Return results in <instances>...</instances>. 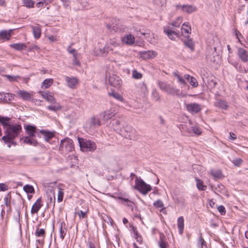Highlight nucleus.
<instances>
[{
  "instance_id": "obj_1",
  "label": "nucleus",
  "mask_w": 248,
  "mask_h": 248,
  "mask_svg": "<svg viewBox=\"0 0 248 248\" xmlns=\"http://www.w3.org/2000/svg\"><path fill=\"white\" fill-rule=\"evenodd\" d=\"M22 131L21 125L19 124H11L8 125L5 129V135L2 138V139L5 143H9L8 147H11V144L16 145V143L14 141V139L18 136Z\"/></svg>"
},
{
  "instance_id": "obj_2",
  "label": "nucleus",
  "mask_w": 248,
  "mask_h": 248,
  "mask_svg": "<svg viewBox=\"0 0 248 248\" xmlns=\"http://www.w3.org/2000/svg\"><path fill=\"white\" fill-rule=\"evenodd\" d=\"M80 149L83 151L93 152L96 149L94 142L82 138H78Z\"/></svg>"
},
{
  "instance_id": "obj_3",
  "label": "nucleus",
  "mask_w": 248,
  "mask_h": 248,
  "mask_svg": "<svg viewBox=\"0 0 248 248\" xmlns=\"http://www.w3.org/2000/svg\"><path fill=\"white\" fill-rule=\"evenodd\" d=\"M122 129L123 132H121L120 134L123 135L125 138L134 140L137 139V132L131 126L125 124L124 125H123Z\"/></svg>"
},
{
  "instance_id": "obj_4",
  "label": "nucleus",
  "mask_w": 248,
  "mask_h": 248,
  "mask_svg": "<svg viewBox=\"0 0 248 248\" xmlns=\"http://www.w3.org/2000/svg\"><path fill=\"white\" fill-rule=\"evenodd\" d=\"M135 188L140 191L143 195H146L152 190L150 185L145 183L140 178H137L135 180Z\"/></svg>"
},
{
  "instance_id": "obj_5",
  "label": "nucleus",
  "mask_w": 248,
  "mask_h": 248,
  "mask_svg": "<svg viewBox=\"0 0 248 248\" xmlns=\"http://www.w3.org/2000/svg\"><path fill=\"white\" fill-rule=\"evenodd\" d=\"M103 124V121L99 115L98 116H93L86 123L85 127L87 131H91Z\"/></svg>"
},
{
  "instance_id": "obj_6",
  "label": "nucleus",
  "mask_w": 248,
  "mask_h": 248,
  "mask_svg": "<svg viewBox=\"0 0 248 248\" xmlns=\"http://www.w3.org/2000/svg\"><path fill=\"white\" fill-rule=\"evenodd\" d=\"M159 88L168 94L174 95L175 93L178 92V89L171 86L166 82L158 81L157 82Z\"/></svg>"
},
{
  "instance_id": "obj_7",
  "label": "nucleus",
  "mask_w": 248,
  "mask_h": 248,
  "mask_svg": "<svg viewBox=\"0 0 248 248\" xmlns=\"http://www.w3.org/2000/svg\"><path fill=\"white\" fill-rule=\"evenodd\" d=\"M74 147L72 140L68 138L62 140L61 141L60 150L65 153L72 152Z\"/></svg>"
},
{
  "instance_id": "obj_8",
  "label": "nucleus",
  "mask_w": 248,
  "mask_h": 248,
  "mask_svg": "<svg viewBox=\"0 0 248 248\" xmlns=\"http://www.w3.org/2000/svg\"><path fill=\"white\" fill-rule=\"evenodd\" d=\"M116 111L112 108L106 110L99 115L103 121V123H105L108 120L113 117L116 114Z\"/></svg>"
},
{
  "instance_id": "obj_9",
  "label": "nucleus",
  "mask_w": 248,
  "mask_h": 248,
  "mask_svg": "<svg viewBox=\"0 0 248 248\" xmlns=\"http://www.w3.org/2000/svg\"><path fill=\"white\" fill-rule=\"evenodd\" d=\"M186 110L192 114L198 113L202 109L200 104L196 103H191L186 104Z\"/></svg>"
},
{
  "instance_id": "obj_10",
  "label": "nucleus",
  "mask_w": 248,
  "mask_h": 248,
  "mask_svg": "<svg viewBox=\"0 0 248 248\" xmlns=\"http://www.w3.org/2000/svg\"><path fill=\"white\" fill-rule=\"evenodd\" d=\"M108 80L111 86L116 88L120 87L122 84V81L120 78L114 74L109 75Z\"/></svg>"
},
{
  "instance_id": "obj_11",
  "label": "nucleus",
  "mask_w": 248,
  "mask_h": 248,
  "mask_svg": "<svg viewBox=\"0 0 248 248\" xmlns=\"http://www.w3.org/2000/svg\"><path fill=\"white\" fill-rule=\"evenodd\" d=\"M177 10H181L183 12L186 13L187 14H191L197 11V8L196 6L193 5H177L176 6Z\"/></svg>"
},
{
  "instance_id": "obj_12",
  "label": "nucleus",
  "mask_w": 248,
  "mask_h": 248,
  "mask_svg": "<svg viewBox=\"0 0 248 248\" xmlns=\"http://www.w3.org/2000/svg\"><path fill=\"white\" fill-rule=\"evenodd\" d=\"M17 94L24 101H30L32 97V92H28L24 90H19L16 92Z\"/></svg>"
},
{
  "instance_id": "obj_13",
  "label": "nucleus",
  "mask_w": 248,
  "mask_h": 248,
  "mask_svg": "<svg viewBox=\"0 0 248 248\" xmlns=\"http://www.w3.org/2000/svg\"><path fill=\"white\" fill-rule=\"evenodd\" d=\"M157 55V53L153 50H149L142 52L140 53V56L144 59H151L155 57Z\"/></svg>"
},
{
  "instance_id": "obj_14",
  "label": "nucleus",
  "mask_w": 248,
  "mask_h": 248,
  "mask_svg": "<svg viewBox=\"0 0 248 248\" xmlns=\"http://www.w3.org/2000/svg\"><path fill=\"white\" fill-rule=\"evenodd\" d=\"M25 131L27 135L26 137L35 138L36 127L31 125H27L25 127Z\"/></svg>"
},
{
  "instance_id": "obj_15",
  "label": "nucleus",
  "mask_w": 248,
  "mask_h": 248,
  "mask_svg": "<svg viewBox=\"0 0 248 248\" xmlns=\"http://www.w3.org/2000/svg\"><path fill=\"white\" fill-rule=\"evenodd\" d=\"M67 85L70 88H75L78 83V79L75 77H65Z\"/></svg>"
},
{
  "instance_id": "obj_16",
  "label": "nucleus",
  "mask_w": 248,
  "mask_h": 248,
  "mask_svg": "<svg viewBox=\"0 0 248 248\" xmlns=\"http://www.w3.org/2000/svg\"><path fill=\"white\" fill-rule=\"evenodd\" d=\"M59 232L61 239L62 240L65 236L67 230V226L64 221L59 223Z\"/></svg>"
},
{
  "instance_id": "obj_17",
  "label": "nucleus",
  "mask_w": 248,
  "mask_h": 248,
  "mask_svg": "<svg viewBox=\"0 0 248 248\" xmlns=\"http://www.w3.org/2000/svg\"><path fill=\"white\" fill-rule=\"evenodd\" d=\"M238 55L243 62H248V53L246 49L241 47L239 48L238 49Z\"/></svg>"
},
{
  "instance_id": "obj_18",
  "label": "nucleus",
  "mask_w": 248,
  "mask_h": 248,
  "mask_svg": "<svg viewBox=\"0 0 248 248\" xmlns=\"http://www.w3.org/2000/svg\"><path fill=\"white\" fill-rule=\"evenodd\" d=\"M112 48L108 45H106L105 47L102 48H95L94 50V54L96 55H103L106 52L108 53L110 51H112Z\"/></svg>"
},
{
  "instance_id": "obj_19",
  "label": "nucleus",
  "mask_w": 248,
  "mask_h": 248,
  "mask_svg": "<svg viewBox=\"0 0 248 248\" xmlns=\"http://www.w3.org/2000/svg\"><path fill=\"white\" fill-rule=\"evenodd\" d=\"M21 141H22L24 143L30 145H32V146H36L38 142L35 138H31L30 137H22L20 139Z\"/></svg>"
},
{
  "instance_id": "obj_20",
  "label": "nucleus",
  "mask_w": 248,
  "mask_h": 248,
  "mask_svg": "<svg viewBox=\"0 0 248 248\" xmlns=\"http://www.w3.org/2000/svg\"><path fill=\"white\" fill-rule=\"evenodd\" d=\"M42 206L43 204L42 203L41 198H39L37 200L31 207V214L37 213Z\"/></svg>"
},
{
  "instance_id": "obj_21",
  "label": "nucleus",
  "mask_w": 248,
  "mask_h": 248,
  "mask_svg": "<svg viewBox=\"0 0 248 248\" xmlns=\"http://www.w3.org/2000/svg\"><path fill=\"white\" fill-rule=\"evenodd\" d=\"M14 97V94L10 93H0V100L6 103L10 102Z\"/></svg>"
},
{
  "instance_id": "obj_22",
  "label": "nucleus",
  "mask_w": 248,
  "mask_h": 248,
  "mask_svg": "<svg viewBox=\"0 0 248 248\" xmlns=\"http://www.w3.org/2000/svg\"><path fill=\"white\" fill-rule=\"evenodd\" d=\"M191 27L188 23H184L181 28L182 33L185 36L188 37L191 33Z\"/></svg>"
},
{
  "instance_id": "obj_23",
  "label": "nucleus",
  "mask_w": 248,
  "mask_h": 248,
  "mask_svg": "<svg viewBox=\"0 0 248 248\" xmlns=\"http://www.w3.org/2000/svg\"><path fill=\"white\" fill-rule=\"evenodd\" d=\"M12 30H9L8 31H0V40H8L11 36V33Z\"/></svg>"
},
{
  "instance_id": "obj_24",
  "label": "nucleus",
  "mask_w": 248,
  "mask_h": 248,
  "mask_svg": "<svg viewBox=\"0 0 248 248\" xmlns=\"http://www.w3.org/2000/svg\"><path fill=\"white\" fill-rule=\"evenodd\" d=\"M112 127L116 131L120 133L123 132V127L122 124V121L120 120H115L112 123Z\"/></svg>"
},
{
  "instance_id": "obj_25",
  "label": "nucleus",
  "mask_w": 248,
  "mask_h": 248,
  "mask_svg": "<svg viewBox=\"0 0 248 248\" xmlns=\"http://www.w3.org/2000/svg\"><path fill=\"white\" fill-rule=\"evenodd\" d=\"M40 132L44 136L45 140L47 142H48L54 136V133L51 132L42 130Z\"/></svg>"
},
{
  "instance_id": "obj_26",
  "label": "nucleus",
  "mask_w": 248,
  "mask_h": 248,
  "mask_svg": "<svg viewBox=\"0 0 248 248\" xmlns=\"http://www.w3.org/2000/svg\"><path fill=\"white\" fill-rule=\"evenodd\" d=\"M42 96L43 98L46 99L47 101L51 103H55L56 100L54 97L51 95V93L49 92H45L42 93Z\"/></svg>"
},
{
  "instance_id": "obj_27",
  "label": "nucleus",
  "mask_w": 248,
  "mask_h": 248,
  "mask_svg": "<svg viewBox=\"0 0 248 248\" xmlns=\"http://www.w3.org/2000/svg\"><path fill=\"white\" fill-rule=\"evenodd\" d=\"M214 105L216 107L224 109H227L228 107L227 103L226 101L222 100H217L215 102Z\"/></svg>"
},
{
  "instance_id": "obj_28",
  "label": "nucleus",
  "mask_w": 248,
  "mask_h": 248,
  "mask_svg": "<svg viewBox=\"0 0 248 248\" xmlns=\"http://www.w3.org/2000/svg\"><path fill=\"white\" fill-rule=\"evenodd\" d=\"M177 226L179 233L182 234L184 228V219L183 217H178L177 219Z\"/></svg>"
},
{
  "instance_id": "obj_29",
  "label": "nucleus",
  "mask_w": 248,
  "mask_h": 248,
  "mask_svg": "<svg viewBox=\"0 0 248 248\" xmlns=\"http://www.w3.org/2000/svg\"><path fill=\"white\" fill-rule=\"evenodd\" d=\"M122 41L127 45H132L134 43L135 38L131 34H128L122 39Z\"/></svg>"
},
{
  "instance_id": "obj_30",
  "label": "nucleus",
  "mask_w": 248,
  "mask_h": 248,
  "mask_svg": "<svg viewBox=\"0 0 248 248\" xmlns=\"http://www.w3.org/2000/svg\"><path fill=\"white\" fill-rule=\"evenodd\" d=\"M196 182V186L200 190L205 191L207 188V186L203 185V181L198 178H195Z\"/></svg>"
},
{
  "instance_id": "obj_31",
  "label": "nucleus",
  "mask_w": 248,
  "mask_h": 248,
  "mask_svg": "<svg viewBox=\"0 0 248 248\" xmlns=\"http://www.w3.org/2000/svg\"><path fill=\"white\" fill-rule=\"evenodd\" d=\"M197 247L198 248H207L206 243L203 238L202 234L197 240Z\"/></svg>"
},
{
  "instance_id": "obj_32",
  "label": "nucleus",
  "mask_w": 248,
  "mask_h": 248,
  "mask_svg": "<svg viewBox=\"0 0 248 248\" xmlns=\"http://www.w3.org/2000/svg\"><path fill=\"white\" fill-rule=\"evenodd\" d=\"M10 46L16 50L20 51L25 49L26 45L24 43H17L11 44Z\"/></svg>"
},
{
  "instance_id": "obj_33",
  "label": "nucleus",
  "mask_w": 248,
  "mask_h": 248,
  "mask_svg": "<svg viewBox=\"0 0 248 248\" xmlns=\"http://www.w3.org/2000/svg\"><path fill=\"white\" fill-rule=\"evenodd\" d=\"M31 29L34 37L36 39H38L40 37L41 34V31L40 28L38 26H31Z\"/></svg>"
},
{
  "instance_id": "obj_34",
  "label": "nucleus",
  "mask_w": 248,
  "mask_h": 248,
  "mask_svg": "<svg viewBox=\"0 0 248 248\" xmlns=\"http://www.w3.org/2000/svg\"><path fill=\"white\" fill-rule=\"evenodd\" d=\"M164 32L167 34L169 38L172 40H175V35H177V33L170 29L169 28H164Z\"/></svg>"
},
{
  "instance_id": "obj_35",
  "label": "nucleus",
  "mask_w": 248,
  "mask_h": 248,
  "mask_svg": "<svg viewBox=\"0 0 248 248\" xmlns=\"http://www.w3.org/2000/svg\"><path fill=\"white\" fill-rule=\"evenodd\" d=\"M10 118L7 117H0V123L3 125L4 128L6 129L8 125H10L9 124Z\"/></svg>"
},
{
  "instance_id": "obj_36",
  "label": "nucleus",
  "mask_w": 248,
  "mask_h": 248,
  "mask_svg": "<svg viewBox=\"0 0 248 248\" xmlns=\"http://www.w3.org/2000/svg\"><path fill=\"white\" fill-rule=\"evenodd\" d=\"M45 230L44 229H39L37 228L34 234L37 237H42V238H44L45 237Z\"/></svg>"
},
{
  "instance_id": "obj_37",
  "label": "nucleus",
  "mask_w": 248,
  "mask_h": 248,
  "mask_svg": "<svg viewBox=\"0 0 248 248\" xmlns=\"http://www.w3.org/2000/svg\"><path fill=\"white\" fill-rule=\"evenodd\" d=\"M53 80L52 78L46 79L42 84V88L46 89L49 87L53 83Z\"/></svg>"
},
{
  "instance_id": "obj_38",
  "label": "nucleus",
  "mask_w": 248,
  "mask_h": 248,
  "mask_svg": "<svg viewBox=\"0 0 248 248\" xmlns=\"http://www.w3.org/2000/svg\"><path fill=\"white\" fill-rule=\"evenodd\" d=\"M24 6L31 8L34 7L35 2L33 0H22Z\"/></svg>"
},
{
  "instance_id": "obj_39",
  "label": "nucleus",
  "mask_w": 248,
  "mask_h": 248,
  "mask_svg": "<svg viewBox=\"0 0 248 248\" xmlns=\"http://www.w3.org/2000/svg\"><path fill=\"white\" fill-rule=\"evenodd\" d=\"M54 105L48 106L47 108L52 111H56L58 110H60L62 108L61 106L59 103H57L56 102L55 103H53Z\"/></svg>"
},
{
  "instance_id": "obj_40",
  "label": "nucleus",
  "mask_w": 248,
  "mask_h": 248,
  "mask_svg": "<svg viewBox=\"0 0 248 248\" xmlns=\"http://www.w3.org/2000/svg\"><path fill=\"white\" fill-rule=\"evenodd\" d=\"M173 74L174 76L177 78L178 82L184 86L186 85V83L185 81V79L182 78L178 74V72H174L173 73Z\"/></svg>"
},
{
  "instance_id": "obj_41",
  "label": "nucleus",
  "mask_w": 248,
  "mask_h": 248,
  "mask_svg": "<svg viewBox=\"0 0 248 248\" xmlns=\"http://www.w3.org/2000/svg\"><path fill=\"white\" fill-rule=\"evenodd\" d=\"M141 34L145 36V38L147 39L148 41L150 42L153 41V39L154 38V34L151 33L150 31H148L147 32H141Z\"/></svg>"
},
{
  "instance_id": "obj_42",
  "label": "nucleus",
  "mask_w": 248,
  "mask_h": 248,
  "mask_svg": "<svg viewBox=\"0 0 248 248\" xmlns=\"http://www.w3.org/2000/svg\"><path fill=\"white\" fill-rule=\"evenodd\" d=\"M23 190L27 193H34V189L31 185H26L24 186Z\"/></svg>"
},
{
  "instance_id": "obj_43",
  "label": "nucleus",
  "mask_w": 248,
  "mask_h": 248,
  "mask_svg": "<svg viewBox=\"0 0 248 248\" xmlns=\"http://www.w3.org/2000/svg\"><path fill=\"white\" fill-rule=\"evenodd\" d=\"M110 95H111L113 98L115 99L121 101V102H124V99L123 97V96L119 93H116V92H113L111 93H109Z\"/></svg>"
},
{
  "instance_id": "obj_44",
  "label": "nucleus",
  "mask_w": 248,
  "mask_h": 248,
  "mask_svg": "<svg viewBox=\"0 0 248 248\" xmlns=\"http://www.w3.org/2000/svg\"><path fill=\"white\" fill-rule=\"evenodd\" d=\"M211 175L216 179H221L224 177L221 171H211Z\"/></svg>"
},
{
  "instance_id": "obj_45",
  "label": "nucleus",
  "mask_w": 248,
  "mask_h": 248,
  "mask_svg": "<svg viewBox=\"0 0 248 248\" xmlns=\"http://www.w3.org/2000/svg\"><path fill=\"white\" fill-rule=\"evenodd\" d=\"M57 189H58L57 201L58 202H61L63 200V192L62 191V190L59 187H57Z\"/></svg>"
},
{
  "instance_id": "obj_46",
  "label": "nucleus",
  "mask_w": 248,
  "mask_h": 248,
  "mask_svg": "<svg viewBox=\"0 0 248 248\" xmlns=\"http://www.w3.org/2000/svg\"><path fill=\"white\" fill-rule=\"evenodd\" d=\"M132 77L135 79H140L142 77V75L137 71V70H134L132 71Z\"/></svg>"
},
{
  "instance_id": "obj_47",
  "label": "nucleus",
  "mask_w": 248,
  "mask_h": 248,
  "mask_svg": "<svg viewBox=\"0 0 248 248\" xmlns=\"http://www.w3.org/2000/svg\"><path fill=\"white\" fill-rule=\"evenodd\" d=\"M159 246L160 248H168L169 244L161 237L160 240L159 242Z\"/></svg>"
},
{
  "instance_id": "obj_48",
  "label": "nucleus",
  "mask_w": 248,
  "mask_h": 248,
  "mask_svg": "<svg viewBox=\"0 0 248 248\" xmlns=\"http://www.w3.org/2000/svg\"><path fill=\"white\" fill-rule=\"evenodd\" d=\"M5 77L7 78L11 82L17 81L18 79L20 78V77L19 76H11V75H5Z\"/></svg>"
},
{
  "instance_id": "obj_49",
  "label": "nucleus",
  "mask_w": 248,
  "mask_h": 248,
  "mask_svg": "<svg viewBox=\"0 0 248 248\" xmlns=\"http://www.w3.org/2000/svg\"><path fill=\"white\" fill-rule=\"evenodd\" d=\"M183 20V18L182 17H179L177 20L172 23V26H173L175 28L179 27Z\"/></svg>"
},
{
  "instance_id": "obj_50",
  "label": "nucleus",
  "mask_w": 248,
  "mask_h": 248,
  "mask_svg": "<svg viewBox=\"0 0 248 248\" xmlns=\"http://www.w3.org/2000/svg\"><path fill=\"white\" fill-rule=\"evenodd\" d=\"M185 45L189 47L191 50L193 51L194 49V43L193 42L190 40H188L185 42Z\"/></svg>"
},
{
  "instance_id": "obj_51",
  "label": "nucleus",
  "mask_w": 248,
  "mask_h": 248,
  "mask_svg": "<svg viewBox=\"0 0 248 248\" xmlns=\"http://www.w3.org/2000/svg\"><path fill=\"white\" fill-rule=\"evenodd\" d=\"M189 83L193 87H197L198 86V83L197 79L194 77H191L189 80Z\"/></svg>"
},
{
  "instance_id": "obj_52",
  "label": "nucleus",
  "mask_w": 248,
  "mask_h": 248,
  "mask_svg": "<svg viewBox=\"0 0 248 248\" xmlns=\"http://www.w3.org/2000/svg\"><path fill=\"white\" fill-rule=\"evenodd\" d=\"M192 130L195 134L197 135H200L202 133V131L201 130V129L197 126H192Z\"/></svg>"
},
{
  "instance_id": "obj_53",
  "label": "nucleus",
  "mask_w": 248,
  "mask_h": 248,
  "mask_svg": "<svg viewBox=\"0 0 248 248\" xmlns=\"http://www.w3.org/2000/svg\"><path fill=\"white\" fill-rule=\"evenodd\" d=\"M67 51L69 53L72 54L73 57L76 56V55H78V54L77 53L76 50L74 48H71L70 46L68 47Z\"/></svg>"
},
{
  "instance_id": "obj_54",
  "label": "nucleus",
  "mask_w": 248,
  "mask_h": 248,
  "mask_svg": "<svg viewBox=\"0 0 248 248\" xmlns=\"http://www.w3.org/2000/svg\"><path fill=\"white\" fill-rule=\"evenodd\" d=\"M4 203H5V204L7 206H10V195L8 194L7 195H6L4 198Z\"/></svg>"
},
{
  "instance_id": "obj_55",
  "label": "nucleus",
  "mask_w": 248,
  "mask_h": 248,
  "mask_svg": "<svg viewBox=\"0 0 248 248\" xmlns=\"http://www.w3.org/2000/svg\"><path fill=\"white\" fill-rule=\"evenodd\" d=\"M50 202H47L48 205H51L52 204V206L54 208L55 206V197L54 195V192H53V196L52 197H50L49 198Z\"/></svg>"
},
{
  "instance_id": "obj_56",
  "label": "nucleus",
  "mask_w": 248,
  "mask_h": 248,
  "mask_svg": "<svg viewBox=\"0 0 248 248\" xmlns=\"http://www.w3.org/2000/svg\"><path fill=\"white\" fill-rule=\"evenodd\" d=\"M154 205L157 208H162L163 207V203L161 200H157L156 202H154Z\"/></svg>"
},
{
  "instance_id": "obj_57",
  "label": "nucleus",
  "mask_w": 248,
  "mask_h": 248,
  "mask_svg": "<svg viewBox=\"0 0 248 248\" xmlns=\"http://www.w3.org/2000/svg\"><path fill=\"white\" fill-rule=\"evenodd\" d=\"M217 210L222 215H224L226 213L225 208L223 205H220L218 206Z\"/></svg>"
},
{
  "instance_id": "obj_58",
  "label": "nucleus",
  "mask_w": 248,
  "mask_h": 248,
  "mask_svg": "<svg viewBox=\"0 0 248 248\" xmlns=\"http://www.w3.org/2000/svg\"><path fill=\"white\" fill-rule=\"evenodd\" d=\"M8 189V186L5 184L0 183V191H5Z\"/></svg>"
},
{
  "instance_id": "obj_59",
  "label": "nucleus",
  "mask_w": 248,
  "mask_h": 248,
  "mask_svg": "<svg viewBox=\"0 0 248 248\" xmlns=\"http://www.w3.org/2000/svg\"><path fill=\"white\" fill-rule=\"evenodd\" d=\"M242 160L241 158H238L233 160L232 162L234 165L239 166L242 163Z\"/></svg>"
},
{
  "instance_id": "obj_60",
  "label": "nucleus",
  "mask_w": 248,
  "mask_h": 248,
  "mask_svg": "<svg viewBox=\"0 0 248 248\" xmlns=\"http://www.w3.org/2000/svg\"><path fill=\"white\" fill-rule=\"evenodd\" d=\"M140 87L142 89V91L143 93H145L148 92L147 86L144 82L140 83Z\"/></svg>"
},
{
  "instance_id": "obj_61",
  "label": "nucleus",
  "mask_w": 248,
  "mask_h": 248,
  "mask_svg": "<svg viewBox=\"0 0 248 248\" xmlns=\"http://www.w3.org/2000/svg\"><path fill=\"white\" fill-rule=\"evenodd\" d=\"M186 93L180 92V90L179 89H178V92L175 93L174 95H176L177 96H178L179 97L182 98L183 97H185L186 96Z\"/></svg>"
},
{
  "instance_id": "obj_62",
  "label": "nucleus",
  "mask_w": 248,
  "mask_h": 248,
  "mask_svg": "<svg viewBox=\"0 0 248 248\" xmlns=\"http://www.w3.org/2000/svg\"><path fill=\"white\" fill-rule=\"evenodd\" d=\"M73 64L78 66L80 65V63L78 59V55L73 57Z\"/></svg>"
},
{
  "instance_id": "obj_63",
  "label": "nucleus",
  "mask_w": 248,
  "mask_h": 248,
  "mask_svg": "<svg viewBox=\"0 0 248 248\" xmlns=\"http://www.w3.org/2000/svg\"><path fill=\"white\" fill-rule=\"evenodd\" d=\"M78 215L80 218H84L86 217V213L83 212L82 210H80L78 212Z\"/></svg>"
},
{
  "instance_id": "obj_64",
  "label": "nucleus",
  "mask_w": 248,
  "mask_h": 248,
  "mask_svg": "<svg viewBox=\"0 0 248 248\" xmlns=\"http://www.w3.org/2000/svg\"><path fill=\"white\" fill-rule=\"evenodd\" d=\"M153 95L154 96L156 101H158L159 100L160 96L159 95L158 93L156 91H154L153 92Z\"/></svg>"
}]
</instances>
